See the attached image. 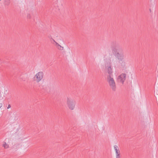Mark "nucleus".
<instances>
[{
	"mask_svg": "<svg viewBox=\"0 0 158 158\" xmlns=\"http://www.w3.org/2000/svg\"><path fill=\"white\" fill-rule=\"evenodd\" d=\"M113 77L110 76H107L106 81L112 90L115 91L116 90V83Z\"/></svg>",
	"mask_w": 158,
	"mask_h": 158,
	"instance_id": "f257e3e1",
	"label": "nucleus"
},
{
	"mask_svg": "<svg viewBox=\"0 0 158 158\" xmlns=\"http://www.w3.org/2000/svg\"><path fill=\"white\" fill-rule=\"evenodd\" d=\"M66 103L68 107L71 110H73L76 104L75 100L69 97H68L66 99Z\"/></svg>",
	"mask_w": 158,
	"mask_h": 158,
	"instance_id": "f03ea898",
	"label": "nucleus"
},
{
	"mask_svg": "<svg viewBox=\"0 0 158 158\" xmlns=\"http://www.w3.org/2000/svg\"><path fill=\"white\" fill-rule=\"evenodd\" d=\"M44 76V73L42 72H40L36 74L34 78L37 82H39L42 79Z\"/></svg>",
	"mask_w": 158,
	"mask_h": 158,
	"instance_id": "7ed1b4c3",
	"label": "nucleus"
},
{
	"mask_svg": "<svg viewBox=\"0 0 158 158\" xmlns=\"http://www.w3.org/2000/svg\"><path fill=\"white\" fill-rule=\"evenodd\" d=\"M110 47L112 52H116L117 51V48L118 47V44L116 41H113L111 44Z\"/></svg>",
	"mask_w": 158,
	"mask_h": 158,
	"instance_id": "20e7f679",
	"label": "nucleus"
},
{
	"mask_svg": "<svg viewBox=\"0 0 158 158\" xmlns=\"http://www.w3.org/2000/svg\"><path fill=\"white\" fill-rule=\"evenodd\" d=\"M126 78V74L125 73H122L118 76L117 80L118 82L122 84L124 83Z\"/></svg>",
	"mask_w": 158,
	"mask_h": 158,
	"instance_id": "39448f33",
	"label": "nucleus"
},
{
	"mask_svg": "<svg viewBox=\"0 0 158 158\" xmlns=\"http://www.w3.org/2000/svg\"><path fill=\"white\" fill-rule=\"evenodd\" d=\"M115 56L120 61H122L124 59V55L123 53H121L117 52V51L116 52H112Z\"/></svg>",
	"mask_w": 158,
	"mask_h": 158,
	"instance_id": "423d86ee",
	"label": "nucleus"
},
{
	"mask_svg": "<svg viewBox=\"0 0 158 158\" xmlns=\"http://www.w3.org/2000/svg\"><path fill=\"white\" fill-rule=\"evenodd\" d=\"M105 68L106 69L107 72L108 73V75H107V76H113V71L111 68V64L110 63L109 66H107L106 64L105 65Z\"/></svg>",
	"mask_w": 158,
	"mask_h": 158,
	"instance_id": "0eeeda50",
	"label": "nucleus"
},
{
	"mask_svg": "<svg viewBox=\"0 0 158 158\" xmlns=\"http://www.w3.org/2000/svg\"><path fill=\"white\" fill-rule=\"evenodd\" d=\"M114 147L116 152V155H120V150L118 147L115 145L114 146Z\"/></svg>",
	"mask_w": 158,
	"mask_h": 158,
	"instance_id": "6e6552de",
	"label": "nucleus"
},
{
	"mask_svg": "<svg viewBox=\"0 0 158 158\" xmlns=\"http://www.w3.org/2000/svg\"><path fill=\"white\" fill-rule=\"evenodd\" d=\"M53 41L55 43L56 46L57 47V48L58 49L60 50H63V47L61 46L59 44H58L54 40L52 39Z\"/></svg>",
	"mask_w": 158,
	"mask_h": 158,
	"instance_id": "1a4fd4ad",
	"label": "nucleus"
},
{
	"mask_svg": "<svg viewBox=\"0 0 158 158\" xmlns=\"http://www.w3.org/2000/svg\"><path fill=\"white\" fill-rule=\"evenodd\" d=\"M4 5L5 6H9L10 4V0H4Z\"/></svg>",
	"mask_w": 158,
	"mask_h": 158,
	"instance_id": "9d476101",
	"label": "nucleus"
},
{
	"mask_svg": "<svg viewBox=\"0 0 158 158\" xmlns=\"http://www.w3.org/2000/svg\"><path fill=\"white\" fill-rule=\"evenodd\" d=\"M3 147L5 148H8L9 145L6 142H4V144H3Z\"/></svg>",
	"mask_w": 158,
	"mask_h": 158,
	"instance_id": "9b49d317",
	"label": "nucleus"
},
{
	"mask_svg": "<svg viewBox=\"0 0 158 158\" xmlns=\"http://www.w3.org/2000/svg\"><path fill=\"white\" fill-rule=\"evenodd\" d=\"M116 158H121L120 155H116Z\"/></svg>",
	"mask_w": 158,
	"mask_h": 158,
	"instance_id": "f8f14e48",
	"label": "nucleus"
},
{
	"mask_svg": "<svg viewBox=\"0 0 158 158\" xmlns=\"http://www.w3.org/2000/svg\"><path fill=\"white\" fill-rule=\"evenodd\" d=\"M10 107H11L10 105V104H9L7 108L8 109L10 108Z\"/></svg>",
	"mask_w": 158,
	"mask_h": 158,
	"instance_id": "ddd939ff",
	"label": "nucleus"
},
{
	"mask_svg": "<svg viewBox=\"0 0 158 158\" xmlns=\"http://www.w3.org/2000/svg\"><path fill=\"white\" fill-rule=\"evenodd\" d=\"M2 103H0V108L2 106Z\"/></svg>",
	"mask_w": 158,
	"mask_h": 158,
	"instance_id": "4468645a",
	"label": "nucleus"
},
{
	"mask_svg": "<svg viewBox=\"0 0 158 158\" xmlns=\"http://www.w3.org/2000/svg\"><path fill=\"white\" fill-rule=\"evenodd\" d=\"M27 18H30V15H28L27 16Z\"/></svg>",
	"mask_w": 158,
	"mask_h": 158,
	"instance_id": "2eb2a0df",
	"label": "nucleus"
},
{
	"mask_svg": "<svg viewBox=\"0 0 158 158\" xmlns=\"http://www.w3.org/2000/svg\"><path fill=\"white\" fill-rule=\"evenodd\" d=\"M119 50H122L121 48H119Z\"/></svg>",
	"mask_w": 158,
	"mask_h": 158,
	"instance_id": "dca6fc26",
	"label": "nucleus"
}]
</instances>
